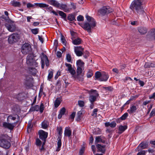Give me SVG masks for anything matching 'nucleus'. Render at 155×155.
<instances>
[{"mask_svg": "<svg viewBox=\"0 0 155 155\" xmlns=\"http://www.w3.org/2000/svg\"><path fill=\"white\" fill-rule=\"evenodd\" d=\"M24 84L25 85L28 87H31L33 86L31 81H25Z\"/></svg>", "mask_w": 155, "mask_h": 155, "instance_id": "nucleus-35", "label": "nucleus"}, {"mask_svg": "<svg viewBox=\"0 0 155 155\" xmlns=\"http://www.w3.org/2000/svg\"><path fill=\"white\" fill-rule=\"evenodd\" d=\"M148 146V142L146 141H143L139 144L137 148H140L143 149L147 148Z\"/></svg>", "mask_w": 155, "mask_h": 155, "instance_id": "nucleus-18", "label": "nucleus"}, {"mask_svg": "<svg viewBox=\"0 0 155 155\" xmlns=\"http://www.w3.org/2000/svg\"><path fill=\"white\" fill-rule=\"evenodd\" d=\"M29 73L33 76L35 75L37 72V70L35 68H28Z\"/></svg>", "mask_w": 155, "mask_h": 155, "instance_id": "nucleus-27", "label": "nucleus"}, {"mask_svg": "<svg viewBox=\"0 0 155 155\" xmlns=\"http://www.w3.org/2000/svg\"><path fill=\"white\" fill-rule=\"evenodd\" d=\"M137 108L138 107L135 105H133L130 106V108L127 110V111L130 114H131L135 113Z\"/></svg>", "mask_w": 155, "mask_h": 155, "instance_id": "nucleus-20", "label": "nucleus"}, {"mask_svg": "<svg viewBox=\"0 0 155 155\" xmlns=\"http://www.w3.org/2000/svg\"><path fill=\"white\" fill-rule=\"evenodd\" d=\"M12 4V5L15 7H20L21 5L20 2L17 1H13Z\"/></svg>", "mask_w": 155, "mask_h": 155, "instance_id": "nucleus-40", "label": "nucleus"}, {"mask_svg": "<svg viewBox=\"0 0 155 155\" xmlns=\"http://www.w3.org/2000/svg\"><path fill=\"white\" fill-rule=\"evenodd\" d=\"M39 138L42 140H46L48 136V133L43 130H40L38 132Z\"/></svg>", "mask_w": 155, "mask_h": 155, "instance_id": "nucleus-12", "label": "nucleus"}, {"mask_svg": "<svg viewBox=\"0 0 155 155\" xmlns=\"http://www.w3.org/2000/svg\"><path fill=\"white\" fill-rule=\"evenodd\" d=\"M90 92L91 93L89 97V100L91 103H94L96 101L97 98L99 94L96 90L91 89Z\"/></svg>", "mask_w": 155, "mask_h": 155, "instance_id": "nucleus-4", "label": "nucleus"}, {"mask_svg": "<svg viewBox=\"0 0 155 155\" xmlns=\"http://www.w3.org/2000/svg\"><path fill=\"white\" fill-rule=\"evenodd\" d=\"M144 67L146 68H151L150 63L146 62L144 65Z\"/></svg>", "mask_w": 155, "mask_h": 155, "instance_id": "nucleus-60", "label": "nucleus"}, {"mask_svg": "<svg viewBox=\"0 0 155 155\" xmlns=\"http://www.w3.org/2000/svg\"><path fill=\"white\" fill-rule=\"evenodd\" d=\"M96 147L98 150V151H100L103 153H104L105 151V145H102L100 144H97L96 145Z\"/></svg>", "mask_w": 155, "mask_h": 155, "instance_id": "nucleus-17", "label": "nucleus"}, {"mask_svg": "<svg viewBox=\"0 0 155 155\" xmlns=\"http://www.w3.org/2000/svg\"><path fill=\"white\" fill-rule=\"evenodd\" d=\"M32 32L35 35L37 34L39 31V29L38 28L32 29L31 30Z\"/></svg>", "mask_w": 155, "mask_h": 155, "instance_id": "nucleus-51", "label": "nucleus"}, {"mask_svg": "<svg viewBox=\"0 0 155 155\" xmlns=\"http://www.w3.org/2000/svg\"><path fill=\"white\" fill-rule=\"evenodd\" d=\"M18 39V35L16 33H14L9 36L8 41L9 43L12 44L17 42Z\"/></svg>", "mask_w": 155, "mask_h": 155, "instance_id": "nucleus-6", "label": "nucleus"}, {"mask_svg": "<svg viewBox=\"0 0 155 155\" xmlns=\"http://www.w3.org/2000/svg\"><path fill=\"white\" fill-rule=\"evenodd\" d=\"M113 10L109 6L103 7L100 9L98 12L100 15L102 16L111 13Z\"/></svg>", "mask_w": 155, "mask_h": 155, "instance_id": "nucleus-3", "label": "nucleus"}, {"mask_svg": "<svg viewBox=\"0 0 155 155\" xmlns=\"http://www.w3.org/2000/svg\"><path fill=\"white\" fill-rule=\"evenodd\" d=\"M72 41L73 44L76 45L80 44L81 42V39L79 38H78L74 40H72Z\"/></svg>", "mask_w": 155, "mask_h": 155, "instance_id": "nucleus-31", "label": "nucleus"}, {"mask_svg": "<svg viewBox=\"0 0 155 155\" xmlns=\"http://www.w3.org/2000/svg\"><path fill=\"white\" fill-rule=\"evenodd\" d=\"M68 71L73 76L74 75L76 74L75 71L72 68H71V69H70V70H68Z\"/></svg>", "mask_w": 155, "mask_h": 155, "instance_id": "nucleus-54", "label": "nucleus"}, {"mask_svg": "<svg viewBox=\"0 0 155 155\" xmlns=\"http://www.w3.org/2000/svg\"><path fill=\"white\" fill-rule=\"evenodd\" d=\"M61 137H58L57 140L58 141L57 142V148L56 150V151H59L60 150V148L61 145Z\"/></svg>", "mask_w": 155, "mask_h": 155, "instance_id": "nucleus-26", "label": "nucleus"}, {"mask_svg": "<svg viewBox=\"0 0 155 155\" xmlns=\"http://www.w3.org/2000/svg\"><path fill=\"white\" fill-rule=\"evenodd\" d=\"M18 121H17L11 124L8 123L6 122H4L3 123V126L5 128H7L10 130H12L14 127L16 126Z\"/></svg>", "mask_w": 155, "mask_h": 155, "instance_id": "nucleus-10", "label": "nucleus"}, {"mask_svg": "<svg viewBox=\"0 0 155 155\" xmlns=\"http://www.w3.org/2000/svg\"><path fill=\"white\" fill-rule=\"evenodd\" d=\"M82 114V112L81 111H78L77 114V120H81V115Z\"/></svg>", "mask_w": 155, "mask_h": 155, "instance_id": "nucleus-45", "label": "nucleus"}, {"mask_svg": "<svg viewBox=\"0 0 155 155\" xmlns=\"http://www.w3.org/2000/svg\"><path fill=\"white\" fill-rule=\"evenodd\" d=\"M61 103L60 98L59 97L57 98L54 102V107L56 108L60 105Z\"/></svg>", "mask_w": 155, "mask_h": 155, "instance_id": "nucleus-30", "label": "nucleus"}, {"mask_svg": "<svg viewBox=\"0 0 155 155\" xmlns=\"http://www.w3.org/2000/svg\"><path fill=\"white\" fill-rule=\"evenodd\" d=\"M138 30L139 32L141 35H144L147 32V30L146 28L143 27H140L138 28Z\"/></svg>", "mask_w": 155, "mask_h": 155, "instance_id": "nucleus-21", "label": "nucleus"}, {"mask_svg": "<svg viewBox=\"0 0 155 155\" xmlns=\"http://www.w3.org/2000/svg\"><path fill=\"white\" fill-rule=\"evenodd\" d=\"M86 18L88 23H92V26L93 27H95L96 25V21L95 19L92 17L89 16L88 15L86 14L85 16Z\"/></svg>", "mask_w": 155, "mask_h": 155, "instance_id": "nucleus-15", "label": "nucleus"}, {"mask_svg": "<svg viewBox=\"0 0 155 155\" xmlns=\"http://www.w3.org/2000/svg\"><path fill=\"white\" fill-rule=\"evenodd\" d=\"M105 142V140H103V139H102L101 136H97L95 138V143H98L99 142H101L103 143H104Z\"/></svg>", "mask_w": 155, "mask_h": 155, "instance_id": "nucleus-29", "label": "nucleus"}, {"mask_svg": "<svg viewBox=\"0 0 155 155\" xmlns=\"http://www.w3.org/2000/svg\"><path fill=\"white\" fill-rule=\"evenodd\" d=\"M147 151V150L145 151L144 150H141L140 152H139L137 155H145L146 152Z\"/></svg>", "mask_w": 155, "mask_h": 155, "instance_id": "nucleus-59", "label": "nucleus"}, {"mask_svg": "<svg viewBox=\"0 0 155 155\" xmlns=\"http://www.w3.org/2000/svg\"><path fill=\"white\" fill-rule=\"evenodd\" d=\"M77 20L78 21H83L84 20V17L81 15H79L78 16Z\"/></svg>", "mask_w": 155, "mask_h": 155, "instance_id": "nucleus-56", "label": "nucleus"}, {"mask_svg": "<svg viewBox=\"0 0 155 155\" xmlns=\"http://www.w3.org/2000/svg\"><path fill=\"white\" fill-rule=\"evenodd\" d=\"M42 54L43 56V57L44 58V59L45 61H45V64L46 66H48L49 65V61L48 59V58L47 56L45 55L44 53H42Z\"/></svg>", "mask_w": 155, "mask_h": 155, "instance_id": "nucleus-39", "label": "nucleus"}, {"mask_svg": "<svg viewBox=\"0 0 155 155\" xmlns=\"http://www.w3.org/2000/svg\"><path fill=\"white\" fill-rule=\"evenodd\" d=\"M48 3L53 6L59 8L60 7V3L55 0H48Z\"/></svg>", "mask_w": 155, "mask_h": 155, "instance_id": "nucleus-16", "label": "nucleus"}, {"mask_svg": "<svg viewBox=\"0 0 155 155\" xmlns=\"http://www.w3.org/2000/svg\"><path fill=\"white\" fill-rule=\"evenodd\" d=\"M65 66L68 68L67 70L66 69V70H70V69H71V68H72L71 65L70 64L65 63Z\"/></svg>", "mask_w": 155, "mask_h": 155, "instance_id": "nucleus-58", "label": "nucleus"}, {"mask_svg": "<svg viewBox=\"0 0 155 155\" xmlns=\"http://www.w3.org/2000/svg\"><path fill=\"white\" fill-rule=\"evenodd\" d=\"M151 35L153 38L155 40V29H153L151 30Z\"/></svg>", "mask_w": 155, "mask_h": 155, "instance_id": "nucleus-61", "label": "nucleus"}, {"mask_svg": "<svg viewBox=\"0 0 155 155\" xmlns=\"http://www.w3.org/2000/svg\"><path fill=\"white\" fill-rule=\"evenodd\" d=\"M25 78L24 79L25 81H30L32 79L31 77H30L28 75H25Z\"/></svg>", "mask_w": 155, "mask_h": 155, "instance_id": "nucleus-49", "label": "nucleus"}, {"mask_svg": "<svg viewBox=\"0 0 155 155\" xmlns=\"http://www.w3.org/2000/svg\"><path fill=\"white\" fill-rule=\"evenodd\" d=\"M37 6L40 7L41 8H47L48 7L49 5L44 3H35V4Z\"/></svg>", "mask_w": 155, "mask_h": 155, "instance_id": "nucleus-34", "label": "nucleus"}, {"mask_svg": "<svg viewBox=\"0 0 155 155\" xmlns=\"http://www.w3.org/2000/svg\"><path fill=\"white\" fill-rule=\"evenodd\" d=\"M68 19L71 21H76L75 15L72 14H69L68 15Z\"/></svg>", "mask_w": 155, "mask_h": 155, "instance_id": "nucleus-33", "label": "nucleus"}, {"mask_svg": "<svg viewBox=\"0 0 155 155\" xmlns=\"http://www.w3.org/2000/svg\"><path fill=\"white\" fill-rule=\"evenodd\" d=\"M35 144L37 146L40 147L42 144V142L39 139L37 138L36 140Z\"/></svg>", "mask_w": 155, "mask_h": 155, "instance_id": "nucleus-41", "label": "nucleus"}, {"mask_svg": "<svg viewBox=\"0 0 155 155\" xmlns=\"http://www.w3.org/2000/svg\"><path fill=\"white\" fill-rule=\"evenodd\" d=\"M76 64L78 67H80L81 68L84 66V63L80 59L77 61Z\"/></svg>", "mask_w": 155, "mask_h": 155, "instance_id": "nucleus-37", "label": "nucleus"}, {"mask_svg": "<svg viewBox=\"0 0 155 155\" xmlns=\"http://www.w3.org/2000/svg\"><path fill=\"white\" fill-rule=\"evenodd\" d=\"M5 26L9 31L13 32L15 30L16 26L14 24L6 23Z\"/></svg>", "mask_w": 155, "mask_h": 155, "instance_id": "nucleus-14", "label": "nucleus"}, {"mask_svg": "<svg viewBox=\"0 0 155 155\" xmlns=\"http://www.w3.org/2000/svg\"><path fill=\"white\" fill-rule=\"evenodd\" d=\"M104 88L106 91H112L113 90V88L111 86H108V87H104Z\"/></svg>", "mask_w": 155, "mask_h": 155, "instance_id": "nucleus-55", "label": "nucleus"}, {"mask_svg": "<svg viewBox=\"0 0 155 155\" xmlns=\"http://www.w3.org/2000/svg\"><path fill=\"white\" fill-rule=\"evenodd\" d=\"M82 72V69L81 67H77V75L74 76V78L75 79H78L79 81H83V78L81 76L80 77V74Z\"/></svg>", "mask_w": 155, "mask_h": 155, "instance_id": "nucleus-13", "label": "nucleus"}, {"mask_svg": "<svg viewBox=\"0 0 155 155\" xmlns=\"http://www.w3.org/2000/svg\"><path fill=\"white\" fill-rule=\"evenodd\" d=\"M71 34L72 36L71 39L73 40V39L75 38V36L77 35V33L73 31H71Z\"/></svg>", "mask_w": 155, "mask_h": 155, "instance_id": "nucleus-57", "label": "nucleus"}, {"mask_svg": "<svg viewBox=\"0 0 155 155\" xmlns=\"http://www.w3.org/2000/svg\"><path fill=\"white\" fill-rule=\"evenodd\" d=\"M16 119V117H13L12 115H10L8 117L7 120L8 122L9 121L8 120L9 119L15 120Z\"/></svg>", "mask_w": 155, "mask_h": 155, "instance_id": "nucleus-52", "label": "nucleus"}, {"mask_svg": "<svg viewBox=\"0 0 155 155\" xmlns=\"http://www.w3.org/2000/svg\"><path fill=\"white\" fill-rule=\"evenodd\" d=\"M59 8L63 10L64 11L67 12L69 11V9L68 8L66 4L61 3L60 4Z\"/></svg>", "mask_w": 155, "mask_h": 155, "instance_id": "nucleus-22", "label": "nucleus"}, {"mask_svg": "<svg viewBox=\"0 0 155 155\" xmlns=\"http://www.w3.org/2000/svg\"><path fill=\"white\" fill-rule=\"evenodd\" d=\"M66 59L68 62H71V56L70 54H68L66 55Z\"/></svg>", "mask_w": 155, "mask_h": 155, "instance_id": "nucleus-53", "label": "nucleus"}, {"mask_svg": "<svg viewBox=\"0 0 155 155\" xmlns=\"http://www.w3.org/2000/svg\"><path fill=\"white\" fill-rule=\"evenodd\" d=\"M49 126V122L46 120H44L41 123L42 127L44 129L47 128Z\"/></svg>", "mask_w": 155, "mask_h": 155, "instance_id": "nucleus-32", "label": "nucleus"}, {"mask_svg": "<svg viewBox=\"0 0 155 155\" xmlns=\"http://www.w3.org/2000/svg\"><path fill=\"white\" fill-rule=\"evenodd\" d=\"M61 40L62 43L64 45L66 46V44L67 42L65 40V39L64 36L62 35H61Z\"/></svg>", "mask_w": 155, "mask_h": 155, "instance_id": "nucleus-43", "label": "nucleus"}, {"mask_svg": "<svg viewBox=\"0 0 155 155\" xmlns=\"http://www.w3.org/2000/svg\"><path fill=\"white\" fill-rule=\"evenodd\" d=\"M93 74L92 71L91 70H89L87 74V78H91Z\"/></svg>", "mask_w": 155, "mask_h": 155, "instance_id": "nucleus-42", "label": "nucleus"}, {"mask_svg": "<svg viewBox=\"0 0 155 155\" xmlns=\"http://www.w3.org/2000/svg\"><path fill=\"white\" fill-rule=\"evenodd\" d=\"M144 0H134L132 2L130 8L137 14L142 15L144 12L142 6Z\"/></svg>", "mask_w": 155, "mask_h": 155, "instance_id": "nucleus-1", "label": "nucleus"}, {"mask_svg": "<svg viewBox=\"0 0 155 155\" xmlns=\"http://www.w3.org/2000/svg\"><path fill=\"white\" fill-rule=\"evenodd\" d=\"M53 77V72L52 71H50L48 74V80L50 81Z\"/></svg>", "mask_w": 155, "mask_h": 155, "instance_id": "nucleus-46", "label": "nucleus"}, {"mask_svg": "<svg viewBox=\"0 0 155 155\" xmlns=\"http://www.w3.org/2000/svg\"><path fill=\"white\" fill-rule=\"evenodd\" d=\"M44 108V105L42 103H41V104L40 107L38 105H36L31 107L30 109V110L31 111H38L39 110L41 113H42L43 112Z\"/></svg>", "mask_w": 155, "mask_h": 155, "instance_id": "nucleus-7", "label": "nucleus"}, {"mask_svg": "<svg viewBox=\"0 0 155 155\" xmlns=\"http://www.w3.org/2000/svg\"><path fill=\"white\" fill-rule=\"evenodd\" d=\"M84 48L81 46H78L75 47L74 48V52L78 56H81L83 54Z\"/></svg>", "mask_w": 155, "mask_h": 155, "instance_id": "nucleus-11", "label": "nucleus"}, {"mask_svg": "<svg viewBox=\"0 0 155 155\" xmlns=\"http://www.w3.org/2000/svg\"><path fill=\"white\" fill-rule=\"evenodd\" d=\"M150 117H152V116L155 115V109H152L151 112L150 114Z\"/></svg>", "mask_w": 155, "mask_h": 155, "instance_id": "nucleus-64", "label": "nucleus"}, {"mask_svg": "<svg viewBox=\"0 0 155 155\" xmlns=\"http://www.w3.org/2000/svg\"><path fill=\"white\" fill-rule=\"evenodd\" d=\"M109 78L107 73L103 72L101 78L99 79L100 81H106Z\"/></svg>", "mask_w": 155, "mask_h": 155, "instance_id": "nucleus-19", "label": "nucleus"}, {"mask_svg": "<svg viewBox=\"0 0 155 155\" xmlns=\"http://www.w3.org/2000/svg\"><path fill=\"white\" fill-rule=\"evenodd\" d=\"M102 73L101 74L100 71L96 72L95 74V80H97V79H99L100 78H101Z\"/></svg>", "mask_w": 155, "mask_h": 155, "instance_id": "nucleus-38", "label": "nucleus"}, {"mask_svg": "<svg viewBox=\"0 0 155 155\" xmlns=\"http://www.w3.org/2000/svg\"><path fill=\"white\" fill-rule=\"evenodd\" d=\"M72 131L71 130L66 127L65 128L64 135L65 136L68 137H69L71 136Z\"/></svg>", "mask_w": 155, "mask_h": 155, "instance_id": "nucleus-23", "label": "nucleus"}, {"mask_svg": "<svg viewBox=\"0 0 155 155\" xmlns=\"http://www.w3.org/2000/svg\"><path fill=\"white\" fill-rule=\"evenodd\" d=\"M58 11L59 15L61 16L62 18H64L65 20L66 21V18L67 16L66 14L61 11Z\"/></svg>", "mask_w": 155, "mask_h": 155, "instance_id": "nucleus-36", "label": "nucleus"}, {"mask_svg": "<svg viewBox=\"0 0 155 155\" xmlns=\"http://www.w3.org/2000/svg\"><path fill=\"white\" fill-rule=\"evenodd\" d=\"M78 104L81 107H83L84 105V102L82 101H78Z\"/></svg>", "mask_w": 155, "mask_h": 155, "instance_id": "nucleus-48", "label": "nucleus"}, {"mask_svg": "<svg viewBox=\"0 0 155 155\" xmlns=\"http://www.w3.org/2000/svg\"><path fill=\"white\" fill-rule=\"evenodd\" d=\"M26 63L28 65L30 66H36L37 64L33 58L32 54H29L26 58Z\"/></svg>", "mask_w": 155, "mask_h": 155, "instance_id": "nucleus-5", "label": "nucleus"}, {"mask_svg": "<svg viewBox=\"0 0 155 155\" xmlns=\"http://www.w3.org/2000/svg\"><path fill=\"white\" fill-rule=\"evenodd\" d=\"M127 128V126H122L120 125L118 127V130L119 131L118 132V133L119 134H121Z\"/></svg>", "mask_w": 155, "mask_h": 155, "instance_id": "nucleus-24", "label": "nucleus"}, {"mask_svg": "<svg viewBox=\"0 0 155 155\" xmlns=\"http://www.w3.org/2000/svg\"><path fill=\"white\" fill-rule=\"evenodd\" d=\"M66 112V109L65 107H62L60 110V113L58 116V118L59 119L61 118L62 115L64 114Z\"/></svg>", "mask_w": 155, "mask_h": 155, "instance_id": "nucleus-28", "label": "nucleus"}, {"mask_svg": "<svg viewBox=\"0 0 155 155\" xmlns=\"http://www.w3.org/2000/svg\"><path fill=\"white\" fill-rule=\"evenodd\" d=\"M128 116V113H125L120 117V119H121L122 120H124L126 119Z\"/></svg>", "mask_w": 155, "mask_h": 155, "instance_id": "nucleus-50", "label": "nucleus"}, {"mask_svg": "<svg viewBox=\"0 0 155 155\" xmlns=\"http://www.w3.org/2000/svg\"><path fill=\"white\" fill-rule=\"evenodd\" d=\"M98 111V109L97 108H95L94 109L92 113L91 114L92 116L96 117L97 116V112Z\"/></svg>", "mask_w": 155, "mask_h": 155, "instance_id": "nucleus-47", "label": "nucleus"}, {"mask_svg": "<svg viewBox=\"0 0 155 155\" xmlns=\"http://www.w3.org/2000/svg\"><path fill=\"white\" fill-rule=\"evenodd\" d=\"M92 23L86 22L83 24L81 25V27L85 30H86L89 33L91 32V28H93L95 27L92 26Z\"/></svg>", "mask_w": 155, "mask_h": 155, "instance_id": "nucleus-8", "label": "nucleus"}, {"mask_svg": "<svg viewBox=\"0 0 155 155\" xmlns=\"http://www.w3.org/2000/svg\"><path fill=\"white\" fill-rule=\"evenodd\" d=\"M76 112H73L71 115L70 117L71 119H72V121L74 120V118L75 116Z\"/></svg>", "mask_w": 155, "mask_h": 155, "instance_id": "nucleus-63", "label": "nucleus"}, {"mask_svg": "<svg viewBox=\"0 0 155 155\" xmlns=\"http://www.w3.org/2000/svg\"><path fill=\"white\" fill-rule=\"evenodd\" d=\"M21 51L24 54H29L32 51L31 46L28 43H25L21 47Z\"/></svg>", "mask_w": 155, "mask_h": 155, "instance_id": "nucleus-2", "label": "nucleus"}, {"mask_svg": "<svg viewBox=\"0 0 155 155\" xmlns=\"http://www.w3.org/2000/svg\"><path fill=\"white\" fill-rule=\"evenodd\" d=\"M84 150H85L84 147H82L81 148V149H80V150L79 151V154L80 155H83V153H84Z\"/></svg>", "mask_w": 155, "mask_h": 155, "instance_id": "nucleus-62", "label": "nucleus"}, {"mask_svg": "<svg viewBox=\"0 0 155 155\" xmlns=\"http://www.w3.org/2000/svg\"><path fill=\"white\" fill-rule=\"evenodd\" d=\"M11 146L10 142L6 139H0V146L5 149L9 148Z\"/></svg>", "mask_w": 155, "mask_h": 155, "instance_id": "nucleus-9", "label": "nucleus"}, {"mask_svg": "<svg viewBox=\"0 0 155 155\" xmlns=\"http://www.w3.org/2000/svg\"><path fill=\"white\" fill-rule=\"evenodd\" d=\"M106 127H108L110 126L111 127L114 128L116 125V122L114 121H113L111 123L109 122H106L104 124Z\"/></svg>", "mask_w": 155, "mask_h": 155, "instance_id": "nucleus-25", "label": "nucleus"}, {"mask_svg": "<svg viewBox=\"0 0 155 155\" xmlns=\"http://www.w3.org/2000/svg\"><path fill=\"white\" fill-rule=\"evenodd\" d=\"M57 129L58 130V134L60 136L59 137H61L62 133V128L61 127H58Z\"/></svg>", "mask_w": 155, "mask_h": 155, "instance_id": "nucleus-44", "label": "nucleus"}]
</instances>
